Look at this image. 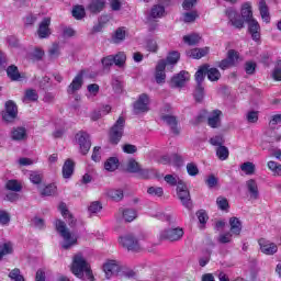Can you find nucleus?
Returning a JSON list of instances; mask_svg holds the SVG:
<instances>
[{
	"mask_svg": "<svg viewBox=\"0 0 281 281\" xmlns=\"http://www.w3.org/2000/svg\"><path fill=\"white\" fill-rule=\"evenodd\" d=\"M71 271L80 280H93L91 267L87 263V260H85V257H82L80 254L74 257Z\"/></svg>",
	"mask_w": 281,
	"mask_h": 281,
	"instance_id": "obj_1",
	"label": "nucleus"
},
{
	"mask_svg": "<svg viewBox=\"0 0 281 281\" xmlns=\"http://www.w3.org/2000/svg\"><path fill=\"white\" fill-rule=\"evenodd\" d=\"M55 227L64 239V243L61 244L63 249H71V247L78 243V238L71 235V232H69V228H67V224H65V222L57 220Z\"/></svg>",
	"mask_w": 281,
	"mask_h": 281,
	"instance_id": "obj_2",
	"label": "nucleus"
},
{
	"mask_svg": "<svg viewBox=\"0 0 281 281\" xmlns=\"http://www.w3.org/2000/svg\"><path fill=\"white\" fill-rule=\"evenodd\" d=\"M124 126H126V119H124V116H120L109 132L110 144H113L114 146L120 144L124 136Z\"/></svg>",
	"mask_w": 281,
	"mask_h": 281,
	"instance_id": "obj_3",
	"label": "nucleus"
},
{
	"mask_svg": "<svg viewBox=\"0 0 281 281\" xmlns=\"http://www.w3.org/2000/svg\"><path fill=\"white\" fill-rule=\"evenodd\" d=\"M101 65L103 69H111L113 65L119 67V69H124V67H126V54L119 52L115 55H108L101 59Z\"/></svg>",
	"mask_w": 281,
	"mask_h": 281,
	"instance_id": "obj_4",
	"label": "nucleus"
},
{
	"mask_svg": "<svg viewBox=\"0 0 281 281\" xmlns=\"http://www.w3.org/2000/svg\"><path fill=\"white\" fill-rule=\"evenodd\" d=\"M177 196L182 203L183 207L187 210H192V198L190 196V191L183 182H179L177 186Z\"/></svg>",
	"mask_w": 281,
	"mask_h": 281,
	"instance_id": "obj_5",
	"label": "nucleus"
},
{
	"mask_svg": "<svg viewBox=\"0 0 281 281\" xmlns=\"http://www.w3.org/2000/svg\"><path fill=\"white\" fill-rule=\"evenodd\" d=\"M183 228H167L159 234L160 240H169L170 243H177V240H181L183 238Z\"/></svg>",
	"mask_w": 281,
	"mask_h": 281,
	"instance_id": "obj_6",
	"label": "nucleus"
},
{
	"mask_svg": "<svg viewBox=\"0 0 281 281\" xmlns=\"http://www.w3.org/2000/svg\"><path fill=\"white\" fill-rule=\"evenodd\" d=\"M103 271L106 280H111V278H114V276H117V273L122 271V266L120 261L110 259L103 265Z\"/></svg>",
	"mask_w": 281,
	"mask_h": 281,
	"instance_id": "obj_7",
	"label": "nucleus"
},
{
	"mask_svg": "<svg viewBox=\"0 0 281 281\" xmlns=\"http://www.w3.org/2000/svg\"><path fill=\"white\" fill-rule=\"evenodd\" d=\"M119 243L128 251H139V249H142L139 246V240L135 239L133 235H125L120 237Z\"/></svg>",
	"mask_w": 281,
	"mask_h": 281,
	"instance_id": "obj_8",
	"label": "nucleus"
},
{
	"mask_svg": "<svg viewBox=\"0 0 281 281\" xmlns=\"http://www.w3.org/2000/svg\"><path fill=\"white\" fill-rule=\"evenodd\" d=\"M79 148L82 155H87L91 150V138L87 132H79L76 135Z\"/></svg>",
	"mask_w": 281,
	"mask_h": 281,
	"instance_id": "obj_9",
	"label": "nucleus"
},
{
	"mask_svg": "<svg viewBox=\"0 0 281 281\" xmlns=\"http://www.w3.org/2000/svg\"><path fill=\"white\" fill-rule=\"evenodd\" d=\"M16 115H19L16 103L13 101H7L5 111L2 113V120H4V122H14V120H16Z\"/></svg>",
	"mask_w": 281,
	"mask_h": 281,
	"instance_id": "obj_10",
	"label": "nucleus"
},
{
	"mask_svg": "<svg viewBox=\"0 0 281 281\" xmlns=\"http://www.w3.org/2000/svg\"><path fill=\"white\" fill-rule=\"evenodd\" d=\"M148 104H150L148 94H140L138 100L134 103V113H146L148 111Z\"/></svg>",
	"mask_w": 281,
	"mask_h": 281,
	"instance_id": "obj_11",
	"label": "nucleus"
},
{
	"mask_svg": "<svg viewBox=\"0 0 281 281\" xmlns=\"http://www.w3.org/2000/svg\"><path fill=\"white\" fill-rule=\"evenodd\" d=\"M161 120L165 122V124H167V126L170 127L173 135H180L181 128L179 127V121L177 120V116L166 114L161 116Z\"/></svg>",
	"mask_w": 281,
	"mask_h": 281,
	"instance_id": "obj_12",
	"label": "nucleus"
},
{
	"mask_svg": "<svg viewBox=\"0 0 281 281\" xmlns=\"http://www.w3.org/2000/svg\"><path fill=\"white\" fill-rule=\"evenodd\" d=\"M259 246L261 249V252L266 256H273V254L278 252V245L274 243H271L265 238L259 239Z\"/></svg>",
	"mask_w": 281,
	"mask_h": 281,
	"instance_id": "obj_13",
	"label": "nucleus"
},
{
	"mask_svg": "<svg viewBox=\"0 0 281 281\" xmlns=\"http://www.w3.org/2000/svg\"><path fill=\"white\" fill-rule=\"evenodd\" d=\"M49 25H52V18H44L37 30V36L40 38H48L52 35Z\"/></svg>",
	"mask_w": 281,
	"mask_h": 281,
	"instance_id": "obj_14",
	"label": "nucleus"
},
{
	"mask_svg": "<svg viewBox=\"0 0 281 281\" xmlns=\"http://www.w3.org/2000/svg\"><path fill=\"white\" fill-rule=\"evenodd\" d=\"M226 16H228L232 25L237 30H243V27H245V21L238 16V12H236V10L227 9Z\"/></svg>",
	"mask_w": 281,
	"mask_h": 281,
	"instance_id": "obj_15",
	"label": "nucleus"
},
{
	"mask_svg": "<svg viewBox=\"0 0 281 281\" xmlns=\"http://www.w3.org/2000/svg\"><path fill=\"white\" fill-rule=\"evenodd\" d=\"M166 59L158 60L155 75L157 85H162V82H166Z\"/></svg>",
	"mask_w": 281,
	"mask_h": 281,
	"instance_id": "obj_16",
	"label": "nucleus"
},
{
	"mask_svg": "<svg viewBox=\"0 0 281 281\" xmlns=\"http://www.w3.org/2000/svg\"><path fill=\"white\" fill-rule=\"evenodd\" d=\"M190 80V74L186 70L180 71L178 75L173 76L171 79V87H183L186 82Z\"/></svg>",
	"mask_w": 281,
	"mask_h": 281,
	"instance_id": "obj_17",
	"label": "nucleus"
},
{
	"mask_svg": "<svg viewBox=\"0 0 281 281\" xmlns=\"http://www.w3.org/2000/svg\"><path fill=\"white\" fill-rule=\"evenodd\" d=\"M221 117L223 112L221 110H214L207 117V124L211 128H221Z\"/></svg>",
	"mask_w": 281,
	"mask_h": 281,
	"instance_id": "obj_18",
	"label": "nucleus"
},
{
	"mask_svg": "<svg viewBox=\"0 0 281 281\" xmlns=\"http://www.w3.org/2000/svg\"><path fill=\"white\" fill-rule=\"evenodd\" d=\"M246 188L249 193V198L252 201H258V199L260 198V191L258 190V182H256V180L254 179H250L246 181Z\"/></svg>",
	"mask_w": 281,
	"mask_h": 281,
	"instance_id": "obj_19",
	"label": "nucleus"
},
{
	"mask_svg": "<svg viewBox=\"0 0 281 281\" xmlns=\"http://www.w3.org/2000/svg\"><path fill=\"white\" fill-rule=\"evenodd\" d=\"M13 142H25L27 139V130L25 127H15L11 131Z\"/></svg>",
	"mask_w": 281,
	"mask_h": 281,
	"instance_id": "obj_20",
	"label": "nucleus"
},
{
	"mask_svg": "<svg viewBox=\"0 0 281 281\" xmlns=\"http://www.w3.org/2000/svg\"><path fill=\"white\" fill-rule=\"evenodd\" d=\"M248 32L251 34L252 41H260V24H258V21H248Z\"/></svg>",
	"mask_w": 281,
	"mask_h": 281,
	"instance_id": "obj_21",
	"label": "nucleus"
},
{
	"mask_svg": "<svg viewBox=\"0 0 281 281\" xmlns=\"http://www.w3.org/2000/svg\"><path fill=\"white\" fill-rule=\"evenodd\" d=\"M82 74H78L71 81V83L68 86V93L72 94L76 93V91H80L82 89Z\"/></svg>",
	"mask_w": 281,
	"mask_h": 281,
	"instance_id": "obj_22",
	"label": "nucleus"
},
{
	"mask_svg": "<svg viewBox=\"0 0 281 281\" xmlns=\"http://www.w3.org/2000/svg\"><path fill=\"white\" fill-rule=\"evenodd\" d=\"M229 225L231 234H233V236H240V232H243V222H240L238 217H231Z\"/></svg>",
	"mask_w": 281,
	"mask_h": 281,
	"instance_id": "obj_23",
	"label": "nucleus"
},
{
	"mask_svg": "<svg viewBox=\"0 0 281 281\" xmlns=\"http://www.w3.org/2000/svg\"><path fill=\"white\" fill-rule=\"evenodd\" d=\"M105 3V0H92L88 5V10L91 12V14H99V12L104 10Z\"/></svg>",
	"mask_w": 281,
	"mask_h": 281,
	"instance_id": "obj_24",
	"label": "nucleus"
},
{
	"mask_svg": "<svg viewBox=\"0 0 281 281\" xmlns=\"http://www.w3.org/2000/svg\"><path fill=\"white\" fill-rule=\"evenodd\" d=\"M119 212L126 223H133L137 218V211L135 209H120Z\"/></svg>",
	"mask_w": 281,
	"mask_h": 281,
	"instance_id": "obj_25",
	"label": "nucleus"
},
{
	"mask_svg": "<svg viewBox=\"0 0 281 281\" xmlns=\"http://www.w3.org/2000/svg\"><path fill=\"white\" fill-rule=\"evenodd\" d=\"M241 16L246 23L249 21H254V12L251 11V3L250 2H245L241 5Z\"/></svg>",
	"mask_w": 281,
	"mask_h": 281,
	"instance_id": "obj_26",
	"label": "nucleus"
},
{
	"mask_svg": "<svg viewBox=\"0 0 281 281\" xmlns=\"http://www.w3.org/2000/svg\"><path fill=\"white\" fill-rule=\"evenodd\" d=\"M74 160L67 159L63 166V177L64 179H71V175H74L75 168Z\"/></svg>",
	"mask_w": 281,
	"mask_h": 281,
	"instance_id": "obj_27",
	"label": "nucleus"
},
{
	"mask_svg": "<svg viewBox=\"0 0 281 281\" xmlns=\"http://www.w3.org/2000/svg\"><path fill=\"white\" fill-rule=\"evenodd\" d=\"M226 60H227L233 67H236V65H238V64L240 63V60H243V58H240V54H239L237 50L229 49V50L227 52Z\"/></svg>",
	"mask_w": 281,
	"mask_h": 281,
	"instance_id": "obj_28",
	"label": "nucleus"
},
{
	"mask_svg": "<svg viewBox=\"0 0 281 281\" xmlns=\"http://www.w3.org/2000/svg\"><path fill=\"white\" fill-rule=\"evenodd\" d=\"M207 52H210L207 49V47H205V48H193V49L187 52V55L189 56V58L199 59V58H203V56H207Z\"/></svg>",
	"mask_w": 281,
	"mask_h": 281,
	"instance_id": "obj_29",
	"label": "nucleus"
},
{
	"mask_svg": "<svg viewBox=\"0 0 281 281\" xmlns=\"http://www.w3.org/2000/svg\"><path fill=\"white\" fill-rule=\"evenodd\" d=\"M7 76L13 81L21 80V72H19V67L15 65H11L7 68Z\"/></svg>",
	"mask_w": 281,
	"mask_h": 281,
	"instance_id": "obj_30",
	"label": "nucleus"
},
{
	"mask_svg": "<svg viewBox=\"0 0 281 281\" xmlns=\"http://www.w3.org/2000/svg\"><path fill=\"white\" fill-rule=\"evenodd\" d=\"M106 195L112 199V201L120 202L124 199V191H122V189H109Z\"/></svg>",
	"mask_w": 281,
	"mask_h": 281,
	"instance_id": "obj_31",
	"label": "nucleus"
},
{
	"mask_svg": "<svg viewBox=\"0 0 281 281\" xmlns=\"http://www.w3.org/2000/svg\"><path fill=\"white\" fill-rule=\"evenodd\" d=\"M119 167H120V159H117V157H110L104 164V168L109 172H114V170H117Z\"/></svg>",
	"mask_w": 281,
	"mask_h": 281,
	"instance_id": "obj_32",
	"label": "nucleus"
},
{
	"mask_svg": "<svg viewBox=\"0 0 281 281\" xmlns=\"http://www.w3.org/2000/svg\"><path fill=\"white\" fill-rule=\"evenodd\" d=\"M206 76L211 82L221 80V71L217 68H210V65H207Z\"/></svg>",
	"mask_w": 281,
	"mask_h": 281,
	"instance_id": "obj_33",
	"label": "nucleus"
},
{
	"mask_svg": "<svg viewBox=\"0 0 281 281\" xmlns=\"http://www.w3.org/2000/svg\"><path fill=\"white\" fill-rule=\"evenodd\" d=\"M14 251V247L12 246V243H3L0 244V260H3L4 256H10Z\"/></svg>",
	"mask_w": 281,
	"mask_h": 281,
	"instance_id": "obj_34",
	"label": "nucleus"
},
{
	"mask_svg": "<svg viewBox=\"0 0 281 281\" xmlns=\"http://www.w3.org/2000/svg\"><path fill=\"white\" fill-rule=\"evenodd\" d=\"M166 14V8L161 4H156L151 8L150 16L151 19H161Z\"/></svg>",
	"mask_w": 281,
	"mask_h": 281,
	"instance_id": "obj_35",
	"label": "nucleus"
},
{
	"mask_svg": "<svg viewBox=\"0 0 281 281\" xmlns=\"http://www.w3.org/2000/svg\"><path fill=\"white\" fill-rule=\"evenodd\" d=\"M124 38H126V31L124 30V27H119L112 36V42L117 45L122 43Z\"/></svg>",
	"mask_w": 281,
	"mask_h": 281,
	"instance_id": "obj_36",
	"label": "nucleus"
},
{
	"mask_svg": "<svg viewBox=\"0 0 281 281\" xmlns=\"http://www.w3.org/2000/svg\"><path fill=\"white\" fill-rule=\"evenodd\" d=\"M206 69H207V64L200 66V68L195 72L196 85H203V81L205 80Z\"/></svg>",
	"mask_w": 281,
	"mask_h": 281,
	"instance_id": "obj_37",
	"label": "nucleus"
},
{
	"mask_svg": "<svg viewBox=\"0 0 281 281\" xmlns=\"http://www.w3.org/2000/svg\"><path fill=\"white\" fill-rule=\"evenodd\" d=\"M38 100V92L34 89H29L25 91V95L23 98V102L29 104V102H36Z\"/></svg>",
	"mask_w": 281,
	"mask_h": 281,
	"instance_id": "obj_38",
	"label": "nucleus"
},
{
	"mask_svg": "<svg viewBox=\"0 0 281 281\" xmlns=\"http://www.w3.org/2000/svg\"><path fill=\"white\" fill-rule=\"evenodd\" d=\"M259 12L261 19H263L266 23H269V8L267 7V2L265 0L259 1Z\"/></svg>",
	"mask_w": 281,
	"mask_h": 281,
	"instance_id": "obj_39",
	"label": "nucleus"
},
{
	"mask_svg": "<svg viewBox=\"0 0 281 281\" xmlns=\"http://www.w3.org/2000/svg\"><path fill=\"white\" fill-rule=\"evenodd\" d=\"M216 156L221 161H225L229 158V149L222 145L216 148Z\"/></svg>",
	"mask_w": 281,
	"mask_h": 281,
	"instance_id": "obj_40",
	"label": "nucleus"
},
{
	"mask_svg": "<svg viewBox=\"0 0 281 281\" xmlns=\"http://www.w3.org/2000/svg\"><path fill=\"white\" fill-rule=\"evenodd\" d=\"M216 205L222 212H227V210H229V201L223 195H220L216 199Z\"/></svg>",
	"mask_w": 281,
	"mask_h": 281,
	"instance_id": "obj_41",
	"label": "nucleus"
},
{
	"mask_svg": "<svg viewBox=\"0 0 281 281\" xmlns=\"http://www.w3.org/2000/svg\"><path fill=\"white\" fill-rule=\"evenodd\" d=\"M5 188L11 192H21V190H23V187L21 183H19L18 180H9L5 184Z\"/></svg>",
	"mask_w": 281,
	"mask_h": 281,
	"instance_id": "obj_42",
	"label": "nucleus"
},
{
	"mask_svg": "<svg viewBox=\"0 0 281 281\" xmlns=\"http://www.w3.org/2000/svg\"><path fill=\"white\" fill-rule=\"evenodd\" d=\"M241 172H245V175H254L256 172V165L254 162H244L240 166Z\"/></svg>",
	"mask_w": 281,
	"mask_h": 281,
	"instance_id": "obj_43",
	"label": "nucleus"
},
{
	"mask_svg": "<svg viewBox=\"0 0 281 281\" xmlns=\"http://www.w3.org/2000/svg\"><path fill=\"white\" fill-rule=\"evenodd\" d=\"M194 98L196 102H203V98H205V88L203 87V85H196Z\"/></svg>",
	"mask_w": 281,
	"mask_h": 281,
	"instance_id": "obj_44",
	"label": "nucleus"
},
{
	"mask_svg": "<svg viewBox=\"0 0 281 281\" xmlns=\"http://www.w3.org/2000/svg\"><path fill=\"white\" fill-rule=\"evenodd\" d=\"M139 168H142V166H139V162L136 161L135 159H130L127 161V172L137 175V172L139 171Z\"/></svg>",
	"mask_w": 281,
	"mask_h": 281,
	"instance_id": "obj_45",
	"label": "nucleus"
},
{
	"mask_svg": "<svg viewBox=\"0 0 281 281\" xmlns=\"http://www.w3.org/2000/svg\"><path fill=\"white\" fill-rule=\"evenodd\" d=\"M179 58H181V54L177 50H172L167 56V63L168 65H177V63H179Z\"/></svg>",
	"mask_w": 281,
	"mask_h": 281,
	"instance_id": "obj_46",
	"label": "nucleus"
},
{
	"mask_svg": "<svg viewBox=\"0 0 281 281\" xmlns=\"http://www.w3.org/2000/svg\"><path fill=\"white\" fill-rule=\"evenodd\" d=\"M9 278L13 281H25V278L23 274H21V269L14 268L13 270L10 271Z\"/></svg>",
	"mask_w": 281,
	"mask_h": 281,
	"instance_id": "obj_47",
	"label": "nucleus"
},
{
	"mask_svg": "<svg viewBox=\"0 0 281 281\" xmlns=\"http://www.w3.org/2000/svg\"><path fill=\"white\" fill-rule=\"evenodd\" d=\"M183 41L187 45H196L201 41V36L199 34L184 35Z\"/></svg>",
	"mask_w": 281,
	"mask_h": 281,
	"instance_id": "obj_48",
	"label": "nucleus"
},
{
	"mask_svg": "<svg viewBox=\"0 0 281 281\" xmlns=\"http://www.w3.org/2000/svg\"><path fill=\"white\" fill-rule=\"evenodd\" d=\"M88 212H90V214H100V212H102V202H92L88 207Z\"/></svg>",
	"mask_w": 281,
	"mask_h": 281,
	"instance_id": "obj_49",
	"label": "nucleus"
},
{
	"mask_svg": "<svg viewBox=\"0 0 281 281\" xmlns=\"http://www.w3.org/2000/svg\"><path fill=\"white\" fill-rule=\"evenodd\" d=\"M199 19V12L191 11L183 14L184 23H194Z\"/></svg>",
	"mask_w": 281,
	"mask_h": 281,
	"instance_id": "obj_50",
	"label": "nucleus"
},
{
	"mask_svg": "<svg viewBox=\"0 0 281 281\" xmlns=\"http://www.w3.org/2000/svg\"><path fill=\"white\" fill-rule=\"evenodd\" d=\"M45 56V52L41 48H35L31 54L30 58L31 60H43V57Z\"/></svg>",
	"mask_w": 281,
	"mask_h": 281,
	"instance_id": "obj_51",
	"label": "nucleus"
},
{
	"mask_svg": "<svg viewBox=\"0 0 281 281\" xmlns=\"http://www.w3.org/2000/svg\"><path fill=\"white\" fill-rule=\"evenodd\" d=\"M256 67L258 65L255 61H246L245 71L248 76H254L256 74Z\"/></svg>",
	"mask_w": 281,
	"mask_h": 281,
	"instance_id": "obj_52",
	"label": "nucleus"
},
{
	"mask_svg": "<svg viewBox=\"0 0 281 281\" xmlns=\"http://www.w3.org/2000/svg\"><path fill=\"white\" fill-rule=\"evenodd\" d=\"M187 172L190 177H196L199 175V167L194 162L187 164Z\"/></svg>",
	"mask_w": 281,
	"mask_h": 281,
	"instance_id": "obj_53",
	"label": "nucleus"
},
{
	"mask_svg": "<svg viewBox=\"0 0 281 281\" xmlns=\"http://www.w3.org/2000/svg\"><path fill=\"white\" fill-rule=\"evenodd\" d=\"M72 16L76 18L78 21L80 19H85V8L78 5L72 9Z\"/></svg>",
	"mask_w": 281,
	"mask_h": 281,
	"instance_id": "obj_54",
	"label": "nucleus"
},
{
	"mask_svg": "<svg viewBox=\"0 0 281 281\" xmlns=\"http://www.w3.org/2000/svg\"><path fill=\"white\" fill-rule=\"evenodd\" d=\"M272 78L278 82H281V60L278 61L277 66L272 70Z\"/></svg>",
	"mask_w": 281,
	"mask_h": 281,
	"instance_id": "obj_55",
	"label": "nucleus"
},
{
	"mask_svg": "<svg viewBox=\"0 0 281 281\" xmlns=\"http://www.w3.org/2000/svg\"><path fill=\"white\" fill-rule=\"evenodd\" d=\"M56 184L52 183L43 189L42 194L43 196H52L56 192Z\"/></svg>",
	"mask_w": 281,
	"mask_h": 281,
	"instance_id": "obj_56",
	"label": "nucleus"
},
{
	"mask_svg": "<svg viewBox=\"0 0 281 281\" xmlns=\"http://www.w3.org/2000/svg\"><path fill=\"white\" fill-rule=\"evenodd\" d=\"M165 181L169 186H179V183H183V181L179 180V178H177L172 175L165 176Z\"/></svg>",
	"mask_w": 281,
	"mask_h": 281,
	"instance_id": "obj_57",
	"label": "nucleus"
},
{
	"mask_svg": "<svg viewBox=\"0 0 281 281\" xmlns=\"http://www.w3.org/2000/svg\"><path fill=\"white\" fill-rule=\"evenodd\" d=\"M147 192L151 194V196H164V189L161 187H150Z\"/></svg>",
	"mask_w": 281,
	"mask_h": 281,
	"instance_id": "obj_58",
	"label": "nucleus"
},
{
	"mask_svg": "<svg viewBox=\"0 0 281 281\" xmlns=\"http://www.w3.org/2000/svg\"><path fill=\"white\" fill-rule=\"evenodd\" d=\"M205 183L207 188H216V186H218V178H216L214 175H210L205 179Z\"/></svg>",
	"mask_w": 281,
	"mask_h": 281,
	"instance_id": "obj_59",
	"label": "nucleus"
},
{
	"mask_svg": "<svg viewBox=\"0 0 281 281\" xmlns=\"http://www.w3.org/2000/svg\"><path fill=\"white\" fill-rule=\"evenodd\" d=\"M246 120L249 124H256L258 122V111H250L246 114Z\"/></svg>",
	"mask_w": 281,
	"mask_h": 281,
	"instance_id": "obj_60",
	"label": "nucleus"
},
{
	"mask_svg": "<svg viewBox=\"0 0 281 281\" xmlns=\"http://www.w3.org/2000/svg\"><path fill=\"white\" fill-rule=\"evenodd\" d=\"M232 236H234L232 233L221 234L218 237V243L222 245H227V243H232Z\"/></svg>",
	"mask_w": 281,
	"mask_h": 281,
	"instance_id": "obj_61",
	"label": "nucleus"
},
{
	"mask_svg": "<svg viewBox=\"0 0 281 281\" xmlns=\"http://www.w3.org/2000/svg\"><path fill=\"white\" fill-rule=\"evenodd\" d=\"M10 223V213L0 210V225H8Z\"/></svg>",
	"mask_w": 281,
	"mask_h": 281,
	"instance_id": "obj_62",
	"label": "nucleus"
},
{
	"mask_svg": "<svg viewBox=\"0 0 281 281\" xmlns=\"http://www.w3.org/2000/svg\"><path fill=\"white\" fill-rule=\"evenodd\" d=\"M30 181H32L33 183L38 186V183H41V181H43V176L36 171H32L30 175Z\"/></svg>",
	"mask_w": 281,
	"mask_h": 281,
	"instance_id": "obj_63",
	"label": "nucleus"
},
{
	"mask_svg": "<svg viewBox=\"0 0 281 281\" xmlns=\"http://www.w3.org/2000/svg\"><path fill=\"white\" fill-rule=\"evenodd\" d=\"M281 126V114H276L269 122L270 128H276V126Z\"/></svg>",
	"mask_w": 281,
	"mask_h": 281,
	"instance_id": "obj_64",
	"label": "nucleus"
}]
</instances>
